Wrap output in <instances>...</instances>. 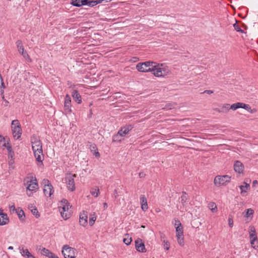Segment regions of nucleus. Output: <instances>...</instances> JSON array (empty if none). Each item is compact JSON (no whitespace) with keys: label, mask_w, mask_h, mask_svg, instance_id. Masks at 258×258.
I'll list each match as a JSON object with an SVG mask.
<instances>
[{"label":"nucleus","mask_w":258,"mask_h":258,"mask_svg":"<svg viewBox=\"0 0 258 258\" xmlns=\"http://www.w3.org/2000/svg\"><path fill=\"white\" fill-rule=\"evenodd\" d=\"M230 109V106L229 104H224L221 107V110H219V112H226Z\"/></svg>","instance_id":"29"},{"label":"nucleus","mask_w":258,"mask_h":258,"mask_svg":"<svg viewBox=\"0 0 258 258\" xmlns=\"http://www.w3.org/2000/svg\"><path fill=\"white\" fill-rule=\"evenodd\" d=\"M107 207H108V206H107V203H103V208H104V210L107 209Z\"/></svg>","instance_id":"56"},{"label":"nucleus","mask_w":258,"mask_h":258,"mask_svg":"<svg viewBox=\"0 0 258 258\" xmlns=\"http://www.w3.org/2000/svg\"><path fill=\"white\" fill-rule=\"evenodd\" d=\"M242 108H243L247 110L248 112L250 113H253L256 111V109L253 108L251 109V107L249 104H246L244 103H243Z\"/></svg>","instance_id":"22"},{"label":"nucleus","mask_w":258,"mask_h":258,"mask_svg":"<svg viewBox=\"0 0 258 258\" xmlns=\"http://www.w3.org/2000/svg\"><path fill=\"white\" fill-rule=\"evenodd\" d=\"M75 175L69 174L66 178L67 187L71 191H74L75 189Z\"/></svg>","instance_id":"12"},{"label":"nucleus","mask_w":258,"mask_h":258,"mask_svg":"<svg viewBox=\"0 0 258 258\" xmlns=\"http://www.w3.org/2000/svg\"><path fill=\"white\" fill-rule=\"evenodd\" d=\"M3 147H5L6 148L8 152L13 151L12 150V146L9 142H7V143H4L3 145Z\"/></svg>","instance_id":"36"},{"label":"nucleus","mask_w":258,"mask_h":258,"mask_svg":"<svg viewBox=\"0 0 258 258\" xmlns=\"http://www.w3.org/2000/svg\"><path fill=\"white\" fill-rule=\"evenodd\" d=\"M89 0H82V6L88 5Z\"/></svg>","instance_id":"48"},{"label":"nucleus","mask_w":258,"mask_h":258,"mask_svg":"<svg viewBox=\"0 0 258 258\" xmlns=\"http://www.w3.org/2000/svg\"><path fill=\"white\" fill-rule=\"evenodd\" d=\"M234 170L239 174L242 173L244 170L243 164L239 161H236L234 164Z\"/></svg>","instance_id":"17"},{"label":"nucleus","mask_w":258,"mask_h":258,"mask_svg":"<svg viewBox=\"0 0 258 258\" xmlns=\"http://www.w3.org/2000/svg\"><path fill=\"white\" fill-rule=\"evenodd\" d=\"M72 96L75 101L78 104H81L82 103L81 96L77 90H74L72 92Z\"/></svg>","instance_id":"19"},{"label":"nucleus","mask_w":258,"mask_h":258,"mask_svg":"<svg viewBox=\"0 0 258 258\" xmlns=\"http://www.w3.org/2000/svg\"><path fill=\"white\" fill-rule=\"evenodd\" d=\"M254 214V211L251 208L247 209L246 210V213L245 215V217L248 218L250 216L252 217Z\"/></svg>","instance_id":"32"},{"label":"nucleus","mask_w":258,"mask_h":258,"mask_svg":"<svg viewBox=\"0 0 258 258\" xmlns=\"http://www.w3.org/2000/svg\"><path fill=\"white\" fill-rule=\"evenodd\" d=\"M133 127L131 125H128L122 127L117 133V134L113 137V140L114 141L121 140V139H119L118 137H124L126 134H127L130 131L132 130Z\"/></svg>","instance_id":"10"},{"label":"nucleus","mask_w":258,"mask_h":258,"mask_svg":"<svg viewBox=\"0 0 258 258\" xmlns=\"http://www.w3.org/2000/svg\"><path fill=\"white\" fill-rule=\"evenodd\" d=\"M239 188L241 190L240 194L243 196H246L247 190L250 188V185L249 184L246 183L245 182H243V185H241L239 186Z\"/></svg>","instance_id":"20"},{"label":"nucleus","mask_w":258,"mask_h":258,"mask_svg":"<svg viewBox=\"0 0 258 258\" xmlns=\"http://www.w3.org/2000/svg\"><path fill=\"white\" fill-rule=\"evenodd\" d=\"M135 247L136 250L140 252H146L147 250L144 242L141 238H137L135 241Z\"/></svg>","instance_id":"14"},{"label":"nucleus","mask_w":258,"mask_h":258,"mask_svg":"<svg viewBox=\"0 0 258 258\" xmlns=\"http://www.w3.org/2000/svg\"><path fill=\"white\" fill-rule=\"evenodd\" d=\"M11 209H15V206H13L11 207Z\"/></svg>","instance_id":"60"},{"label":"nucleus","mask_w":258,"mask_h":258,"mask_svg":"<svg viewBox=\"0 0 258 258\" xmlns=\"http://www.w3.org/2000/svg\"><path fill=\"white\" fill-rule=\"evenodd\" d=\"M253 183V185H255V184H257V180L253 181V183Z\"/></svg>","instance_id":"57"},{"label":"nucleus","mask_w":258,"mask_h":258,"mask_svg":"<svg viewBox=\"0 0 258 258\" xmlns=\"http://www.w3.org/2000/svg\"><path fill=\"white\" fill-rule=\"evenodd\" d=\"M71 206H70L68 201L66 199L61 200L59 209L60 215L64 220L68 219L71 215Z\"/></svg>","instance_id":"4"},{"label":"nucleus","mask_w":258,"mask_h":258,"mask_svg":"<svg viewBox=\"0 0 258 258\" xmlns=\"http://www.w3.org/2000/svg\"><path fill=\"white\" fill-rule=\"evenodd\" d=\"M233 27L235 29V30L237 31V32H240L241 33H243V30H242L240 27H239V26L238 25H237L236 23L234 24L233 25Z\"/></svg>","instance_id":"40"},{"label":"nucleus","mask_w":258,"mask_h":258,"mask_svg":"<svg viewBox=\"0 0 258 258\" xmlns=\"http://www.w3.org/2000/svg\"><path fill=\"white\" fill-rule=\"evenodd\" d=\"M8 249H13V246H9V247H8Z\"/></svg>","instance_id":"59"},{"label":"nucleus","mask_w":258,"mask_h":258,"mask_svg":"<svg viewBox=\"0 0 258 258\" xmlns=\"http://www.w3.org/2000/svg\"><path fill=\"white\" fill-rule=\"evenodd\" d=\"M28 258H36V257L32 254L31 256H29V257H28Z\"/></svg>","instance_id":"58"},{"label":"nucleus","mask_w":258,"mask_h":258,"mask_svg":"<svg viewBox=\"0 0 258 258\" xmlns=\"http://www.w3.org/2000/svg\"><path fill=\"white\" fill-rule=\"evenodd\" d=\"M208 207L212 212H217V207L214 202H210L208 205Z\"/></svg>","instance_id":"27"},{"label":"nucleus","mask_w":258,"mask_h":258,"mask_svg":"<svg viewBox=\"0 0 258 258\" xmlns=\"http://www.w3.org/2000/svg\"><path fill=\"white\" fill-rule=\"evenodd\" d=\"M17 213L18 216L20 219H21L23 216H25V213L22 210H20Z\"/></svg>","instance_id":"43"},{"label":"nucleus","mask_w":258,"mask_h":258,"mask_svg":"<svg viewBox=\"0 0 258 258\" xmlns=\"http://www.w3.org/2000/svg\"><path fill=\"white\" fill-rule=\"evenodd\" d=\"M139 60V58L138 57H132V59H131V61H132L133 62H137Z\"/></svg>","instance_id":"49"},{"label":"nucleus","mask_w":258,"mask_h":258,"mask_svg":"<svg viewBox=\"0 0 258 258\" xmlns=\"http://www.w3.org/2000/svg\"><path fill=\"white\" fill-rule=\"evenodd\" d=\"M141 208L144 211H146L148 208L147 203L144 204H141Z\"/></svg>","instance_id":"46"},{"label":"nucleus","mask_w":258,"mask_h":258,"mask_svg":"<svg viewBox=\"0 0 258 258\" xmlns=\"http://www.w3.org/2000/svg\"><path fill=\"white\" fill-rule=\"evenodd\" d=\"M204 93H207L208 94H211L213 93V91L211 90H206L204 91Z\"/></svg>","instance_id":"53"},{"label":"nucleus","mask_w":258,"mask_h":258,"mask_svg":"<svg viewBox=\"0 0 258 258\" xmlns=\"http://www.w3.org/2000/svg\"><path fill=\"white\" fill-rule=\"evenodd\" d=\"M19 249L21 255L27 258L29 257V256H31L32 254L29 252V250L27 248H25L24 246H20L19 247Z\"/></svg>","instance_id":"21"},{"label":"nucleus","mask_w":258,"mask_h":258,"mask_svg":"<svg viewBox=\"0 0 258 258\" xmlns=\"http://www.w3.org/2000/svg\"><path fill=\"white\" fill-rule=\"evenodd\" d=\"M90 193L93 197L97 198L100 193L99 187L95 186V187L91 188L90 190Z\"/></svg>","instance_id":"24"},{"label":"nucleus","mask_w":258,"mask_h":258,"mask_svg":"<svg viewBox=\"0 0 258 258\" xmlns=\"http://www.w3.org/2000/svg\"><path fill=\"white\" fill-rule=\"evenodd\" d=\"M152 74L156 77H165L169 75L171 72L168 67L163 66L162 64L154 65L152 71Z\"/></svg>","instance_id":"3"},{"label":"nucleus","mask_w":258,"mask_h":258,"mask_svg":"<svg viewBox=\"0 0 258 258\" xmlns=\"http://www.w3.org/2000/svg\"><path fill=\"white\" fill-rule=\"evenodd\" d=\"M61 252L64 258H71L75 255L76 250L68 245H64Z\"/></svg>","instance_id":"11"},{"label":"nucleus","mask_w":258,"mask_h":258,"mask_svg":"<svg viewBox=\"0 0 258 258\" xmlns=\"http://www.w3.org/2000/svg\"><path fill=\"white\" fill-rule=\"evenodd\" d=\"M0 82H1V86L4 88V83L3 82V78L1 75H0Z\"/></svg>","instance_id":"52"},{"label":"nucleus","mask_w":258,"mask_h":258,"mask_svg":"<svg viewBox=\"0 0 258 258\" xmlns=\"http://www.w3.org/2000/svg\"><path fill=\"white\" fill-rule=\"evenodd\" d=\"M14 151L8 152V159H14Z\"/></svg>","instance_id":"45"},{"label":"nucleus","mask_w":258,"mask_h":258,"mask_svg":"<svg viewBox=\"0 0 258 258\" xmlns=\"http://www.w3.org/2000/svg\"><path fill=\"white\" fill-rule=\"evenodd\" d=\"M182 226L180 221L178 219H175V223H174V226L175 228H176V226Z\"/></svg>","instance_id":"47"},{"label":"nucleus","mask_w":258,"mask_h":258,"mask_svg":"<svg viewBox=\"0 0 258 258\" xmlns=\"http://www.w3.org/2000/svg\"><path fill=\"white\" fill-rule=\"evenodd\" d=\"M154 64L155 62L151 61L140 62L136 65V69L143 73L152 72Z\"/></svg>","instance_id":"5"},{"label":"nucleus","mask_w":258,"mask_h":258,"mask_svg":"<svg viewBox=\"0 0 258 258\" xmlns=\"http://www.w3.org/2000/svg\"><path fill=\"white\" fill-rule=\"evenodd\" d=\"M21 54L28 62H31L32 61L31 58L26 51L21 53Z\"/></svg>","instance_id":"35"},{"label":"nucleus","mask_w":258,"mask_h":258,"mask_svg":"<svg viewBox=\"0 0 258 258\" xmlns=\"http://www.w3.org/2000/svg\"><path fill=\"white\" fill-rule=\"evenodd\" d=\"M82 0H72L71 4L74 6L79 7L82 6Z\"/></svg>","instance_id":"34"},{"label":"nucleus","mask_w":258,"mask_h":258,"mask_svg":"<svg viewBox=\"0 0 258 258\" xmlns=\"http://www.w3.org/2000/svg\"><path fill=\"white\" fill-rule=\"evenodd\" d=\"M98 4L96 0L89 1L88 5L90 7H93Z\"/></svg>","instance_id":"41"},{"label":"nucleus","mask_w":258,"mask_h":258,"mask_svg":"<svg viewBox=\"0 0 258 258\" xmlns=\"http://www.w3.org/2000/svg\"><path fill=\"white\" fill-rule=\"evenodd\" d=\"M187 200L188 198L186 193L184 191H183L182 192V196L180 197V201L183 206H184V204L187 202Z\"/></svg>","instance_id":"28"},{"label":"nucleus","mask_w":258,"mask_h":258,"mask_svg":"<svg viewBox=\"0 0 258 258\" xmlns=\"http://www.w3.org/2000/svg\"><path fill=\"white\" fill-rule=\"evenodd\" d=\"M9 222V219L7 214L0 209V225H5Z\"/></svg>","instance_id":"16"},{"label":"nucleus","mask_w":258,"mask_h":258,"mask_svg":"<svg viewBox=\"0 0 258 258\" xmlns=\"http://www.w3.org/2000/svg\"><path fill=\"white\" fill-rule=\"evenodd\" d=\"M140 203L141 204H147V199L145 197V195H141L140 196Z\"/></svg>","instance_id":"37"},{"label":"nucleus","mask_w":258,"mask_h":258,"mask_svg":"<svg viewBox=\"0 0 258 258\" xmlns=\"http://www.w3.org/2000/svg\"><path fill=\"white\" fill-rule=\"evenodd\" d=\"M177 238V240L178 243L181 246H183L184 244L183 234L181 236H178V235H176Z\"/></svg>","instance_id":"30"},{"label":"nucleus","mask_w":258,"mask_h":258,"mask_svg":"<svg viewBox=\"0 0 258 258\" xmlns=\"http://www.w3.org/2000/svg\"><path fill=\"white\" fill-rule=\"evenodd\" d=\"M96 215L95 213H93L90 215V218H89V224L91 226H93L96 220Z\"/></svg>","instance_id":"25"},{"label":"nucleus","mask_w":258,"mask_h":258,"mask_svg":"<svg viewBox=\"0 0 258 258\" xmlns=\"http://www.w3.org/2000/svg\"><path fill=\"white\" fill-rule=\"evenodd\" d=\"M242 105H243L242 102H237L236 103H234V104H232L230 106V109L233 110H235L238 108H242Z\"/></svg>","instance_id":"26"},{"label":"nucleus","mask_w":258,"mask_h":258,"mask_svg":"<svg viewBox=\"0 0 258 258\" xmlns=\"http://www.w3.org/2000/svg\"><path fill=\"white\" fill-rule=\"evenodd\" d=\"M228 222V225H229V227H232L233 226V220L232 217L231 216L229 217Z\"/></svg>","instance_id":"42"},{"label":"nucleus","mask_w":258,"mask_h":258,"mask_svg":"<svg viewBox=\"0 0 258 258\" xmlns=\"http://www.w3.org/2000/svg\"><path fill=\"white\" fill-rule=\"evenodd\" d=\"M43 185V192L45 197H50L53 194L54 189L50 181L47 179L42 180Z\"/></svg>","instance_id":"8"},{"label":"nucleus","mask_w":258,"mask_h":258,"mask_svg":"<svg viewBox=\"0 0 258 258\" xmlns=\"http://www.w3.org/2000/svg\"><path fill=\"white\" fill-rule=\"evenodd\" d=\"M176 235L181 236L183 234V230L182 226H176Z\"/></svg>","instance_id":"31"},{"label":"nucleus","mask_w":258,"mask_h":258,"mask_svg":"<svg viewBox=\"0 0 258 258\" xmlns=\"http://www.w3.org/2000/svg\"><path fill=\"white\" fill-rule=\"evenodd\" d=\"M4 143H7L5 138L2 135H0V145L3 147Z\"/></svg>","instance_id":"44"},{"label":"nucleus","mask_w":258,"mask_h":258,"mask_svg":"<svg viewBox=\"0 0 258 258\" xmlns=\"http://www.w3.org/2000/svg\"><path fill=\"white\" fill-rule=\"evenodd\" d=\"M41 254L49 258H59L57 255L45 248H43L41 249Z\"/></svg>","instance_id":"18"},{"label":"nucleus","mask_w":258,"mask_h":258,"mask_svg":"<svg viewBox=\"0 0 258 258\" xmlns=\"http://www.w3.org/2000/svg\"><path fill=\"white\" fill-rule=\"evenodd\" d=\"M30 142L37 165L40 167L42 166L44 160L42 142L39 137L35 135H33L30 137Z\"/></svg>","instance_id":"1"},{"label":"nucleus","mask_w":258,"mask_h":258,"mask_svg":"<svg viewBox=\"0 0 258 258\" xmlns=\"http://www.w3.org/2000/svg\"><path fill=\"white\" fill-rule=\"evenodd\" d=\"M91 147L92 148V149H91V150L92 151L93 150H94V151H97V149L95 146V145H93L91 146Z\"/></svg>","instance_id":"55"},{"label":"nucleus","mask_w":258,"mask_h":258,"mask_svg":"<svg viewBox=\"0 0 258 258\" xmlns=\"http://www.w3.org/2000/svg\"><path fill=\"white\" fill-rule=\"evenodd\" d=\"M11 129L14 139H19L22 135V129L18 120L16 119L12 121Z\"/></svg>","instance_id":"6"},{"label":"nucleus","mask_w":258,"mask_h":258,"mask_svg":"<svg viewBox=\"0 0 258 258\" xmlns=\"http://www.w3.org/2000/svg\"><path fill=\"white\" fill-rule=\"evenodd\" d=\"M95 153H94V155L97 157V158H99L100 156V153L97 151H95Z\"/></svg>","instance_id":"54"},{"label":"nucleus","mask_w":258,"mask_h":258,"mask_svg":"<svg viewBox=\"0 0 258 258\" xmlns=\"http://www.w3.org/2000/svg\"><path fill=\"white\" fill-rule=\"evenodd\" d=\"M14 163V159H9V164L10 166L12 165Z\"/></svg>","instance_id":"50"},{"label":"nucleus","mask_w":258,"mask_h":258,"mask_svg":"<svg viewBox=\"0 0 258 258\" xmlns=\"http://www.w3.org/2000/svg\"><path fill=\"white\" fill-rule=\"evenodd\" d=\"M125 236H126V237L123 238V241L126 245H128L131 244L132 239V238L129 236L128 234H126Z\"/></svg>","instance_id":"33"},{"label":"nucleus","mask_w":258,"mask_h":258,"mask_svg":"<svg viewBox=\"0 0 258 258\" xmlns=\"http://www.w3.org/2000/svg\"><path fill=\"white\" fill-rule=\"evenodd\" d=\"M139 176L140 178H143L145 176V174L144 172H141L139 173Z\"/></svg>","instance_id":"51"},{"label":"nucleus","mask_w":258,"mask_h":258,"mask_svg":"<svg viewBox=\"0 0 258 258\" xmlns=\"http://www.w3.org/2000/svg\"><path fill=\"white\" fill-rule=\"evenodd\" d=\"M24 184L26 188V194L28 197H31L39 188V185L35 176L29 174L24 180Z\"/></svg>","instance_id":"2"},{"label":"nucleus","mask_w":258,"mask_h":258,"mask_svg":"<svg viewBox=\"0 0 258 258\" xmlns=\"http://www.w3.org/2000/svg\"><path fill=\"white\" fill-rule=\"evenodd\" d=\"M231 181V176L225 175H217L214 180V183L215 186L219 187L224 186L229 183Z\"/></svg>","instance_id":"7"},{"label":"nucleus","mask_w":258,"mask_h":258,"mask_svg":"<svg viewBox=\"0 0 258 258\" xmlns=\"http://www.w3.org/2000/svg\"><path fill=\"white\" fill-rule=\"evenodd\" d=\"M164 248L168 250L170 248V243L168 241H164V245H163Z\"/></svg>","instance_id":"39"},{"label":"nucleus","mask_w":258,"mask_h":258,"mask_svg":"<svg viewBox=\"0 0 258 258\" xmlns=\"http://www.w3.org/2000/svg\"><path fill=\"white\" fill-rule=\"evenodd\" d=\"M31 211L33 214L35 215L36 218H38L40 216V215L38 214V211L36 208L34 207L33 209L31 210Z\"/></svg>","instance_id":"38"},{"label":"nucleus","mask_w":258,"mask_h":258,"mask_svg":"<svg viewBox=\"0 0 258 258\" xmlns=\"http://www.w3.org/2000/svg\"><path fill=\"white\" fill-rule=\"evenodd\" d=\"M16 45L18 48V51L21 54V53L25 51L23 47V45L21 40H18L16 42Z\"/></svg>","instance_id":"23"},{"label":"nucleus","mask_w":258,"mask_h":258,"mask_svg":"<svg viewBox=\"0 0 258 258\" xmlns=\"http://www.w3.org/2000/svg\"><path fill=\"white\" fill-rule=\"evenodd\" d=\"M71 98L69 94H67L64 98V111L67 114L72 112Z\"/></svg>","instance_id":"13"},{"label":"nucleus","mask_w":258,"mask_h":258,"mask_svg":"<svg viewBox=\"0 0 258 258\" xmlns=\"http://www.w3.org/2000/svg\"><path fill=\"white\" fill-rule=\"evenodd\" d=\"M249 239L251 247L255 249H258V238L256 231L253 227H251L249 231Z\"/></svg>","instance_id":"9"},{"label":"nucleus","mask_w":258,"mask_h":258,"mask_svg":"<svg viewBox=\"0 0 258 258\" xmlns=\"http://www.w3.org/2000/svg\"><path fill=\"white\" fill-rule=\"evenodd\" d=\"M79 223L83 227H86L87 225L88 214L87 212L83 211L80 214Z\"/></svg>","instance_id":"15"}]
</instances>
